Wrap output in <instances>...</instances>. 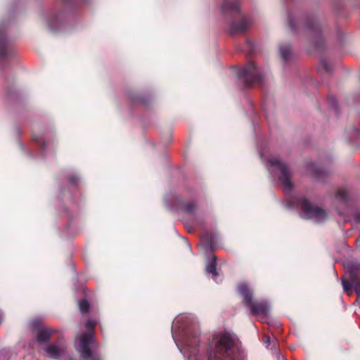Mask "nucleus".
Masks as SVG:
<instances>
[{"label":"nucleus","mask_w":360,"mask_h":360,"mask_svg":"<svg viewBox=\"0 0 360 360\" xmlns=\"http://www.w3.org/2000/svg\"><path fill=\"white\" fill-rule=\"evenodd\" d=\"M172 335L185 360H201L200 354L199 326L195 316L191 314L178 315L173 321ZM238 339L235 333L224 330L213 336L207 350V360H236Z\"/></svg>","instance_id":"f257e3e1"},{"label":"nucleus","mask_w":360,"mask_h":360,"mask_svg":"<svg viewBox=\"0 0 360 360\" xmlns=\"http://www.w3.org/2000/svg\"><path fill=\"white\" fill-rule=\"evenodd\" d=\"M288 20L289 27L293 33L302 32L304 36L311 37L316 49H321L324 46L322 27L315 15L288 12Z\"/></svg>","instance_id":"f03ea898"},{"label":"nucleus","mask_w":360,"mask_h":360,"mask_svg":"<svg viewBox=\"0 0 360 360\" xmlns=\"http://www.w3.org/2000/svg\"><path fill=\"white\" fill-rule=\"evenodd\" d=\"M221 12L229 25L231 35L245 33L252 24L251 18L241 15L239 0H224Z\"/></svg>","instance_id":"7ed1b4c3"},{"label":"nucleus","mask_w":360,"mask_h":360,"mask_svg":"<svg viewBox=\"0 0 360 360\" xmlns=\"http://www.w3.org/2000/svg\"><path fill=\"white\" fill-rule=\"evenodd\" d=\"M287 210L299 209L302 219L321 224L326 221L328 214L326 210L312 203L304 196H290L282 202Z\"/></svg>","instance_id":"20e7f679"},{"label":"nucleus","mask_w":360,"mask_h":360,"mask_svg":"<svg viewBox=\"0 0 360 360\" xmlns=\"http://www.w3.org/2000/svg\"><path fill=\"white\" fill-rule=\"evenodd\" d=\"M265 167L272 178L277 175L283 191L288 194L291 193L294 185L292 181V172L288 165L281 161L278 157L271 156L266 160Z\"/></svg>","instance_id":"39448f33"},{"label":"nucleus","mask_w":360,"mask_h":360,"mask_svg":"<svg viewBox=\"0 0 360 360\" xmlns=\"http://www.w3.org/2000/svg\"><path fill=\"white\" fill-rule=\"evenodd\" d=\"M65 11L53 14L47 18L48 29L54 33L65 32L68 29L69 20L73 17V6L86 4L89 0H62Z\"/></svg>","instance_id":"423d86ee"},{"label":"nucleus","mask_w":360,"mask_h":360,"mask_svg":"<svg viewBox=\"0 0 360 360\" xmlns=\"http://www.w3.org/2000/svg\"><path fill=\"white\" fill-rule=\"evenodd\" d=\"M268 69L259 67L254 62L248 63L245 66L238 70L236 76L238 82L245 88L250 87L253 84H262L267 75Z\"/></svg>","instance_id":"0eeeda50"},{"label":"nucleus","mask_w":360,"mask_h":360,"mask_svg":"<svg viewBox=\"0 0 360 360\" xmlns=\"http://www.w3.org/2000/svg\"><path fill=\"white\" fill-rule=\"evenodd\" d=\"M238 293L243 297V303L250 310L253 316H260L262 318H267L270 311V304L267 301H254L253 293L248 284L241 283L237 288Z\"/></svg>","instance_id":"6e6552de"},{"label":"nucleus","mask_w":360,"mask_h":360,"mask_svg":"<svg viewBox=\"0 0 360 360\" xmlns=\"http://www.w3.org/2000/svg\"><path fill=\"white\" fill-rule=\"evenodd\" d=\"M165 205L167 209L174 211L179 208L191 217L197 214L198 203L193 200L184 201L181 196L173 192L168 193L164 198Z\"/></svg>","instance_id":"1a4fd4ad"},{"label":"nucleus","mask_w":360,"mask_h":360,"mask_svg":"<svg viewBox=\"0 0 360 360\" xmlns=\"http://www.w3.org/2000/svg\"><path fill=\"white\" fill-rule=\"evenodd\" d=\"M32 141L40 146V156L46 159L54 153L55 141L46 131L39 134L32 132Z\"/></svg>","instance_id":"9d476101"},{"label":"nucleus","mask_w":360,"mask_h":360,"mask_svg":"<svg viewBox=\"0 0 360 360\" xmlns=\"http://www.w3.org/2000/svg\"><path fill=\"white\" fill-rule=\"evenodd\" d=\"M46 355L51 359L57 360H72L67 355V345L63 338H60L54 342H49L44 347Z\"/></svg>","instance_id":"9b49d317"},{"label":"nucleus","mask_w":360,"mask_h":360,"mask_svg":"<svg viewBox=\"0 0 360 360\" xmlns=\"http://www.w3.org/2000/svg\"><path fill=\"white\" fill-rule=\"evenodd\" d=\"M78 343H75V349L79 353L80 357L83 360H88L92 356V350L90 348L91 345H94L95 341L93 331L88 333L82 334Z\"/></svg>","instance_id":"f8f14e48"},{"label":"nucleus","mask_w":360,"mask_h":360,"mask_svg":"<svg viewBox=\"0 0 360 360\" xmlns=\"http://www.w3.org/2000/svg\"><path fill=\"white\" fill-rule=\"evenodd\" d=\"M56 331L53 328L42 326L38 321H34L32 323L34 340L40 345H47L50 342L51 337Z\"/></svg>","instance_id":"ddd939ff"},{"label":"nucleus","mask_w":360,"mask_h":360,"mask_svg":"<svg viewBox=\"0 0 360 360\" xmlns=\"http://www.w3.org/2000/svg\"><path fill=\"white\" fill-rule=\"evenodd\" d=\"M10 21L0 22V60H4L8 57V47L10 43L8 31Z\"/></svg>","instance_id":"4468645a"},{"label":"nucleus","mask_w":360,"mask_h":360,"mask_svg":"<svg viewBox=\"0 0 360 360\" xmlns=\"http://www.w3.org/2000/svg\"><path fill=\"white\" fill-rule=\"evenodd\" d=\"M307 172L313 176L316 180H321V179L325 176H327L329 171L326 169L319 167L315 162H309L306 165Z\"/></svg>","instance_id":"2eb2a0df"},{"label":"nucleus","mask_w":360,"mask_h":360,"mask_svg":"<svg viewBox=\"0 0 360 360\" xmlns=\"http://www.w3.org/2000/svg\"><path fill=\"white\" fill-rule=\"evenodd\" d=\"M219 236L217 233L205 234L201 239V245L206 251H212L218 242Z\"/></svg>","instance_id":"dca6fc26"},{"label":"nucleus","mask_w":360,"mask_h":360,"mask_svg":"<svg viewBox=\"0 0 360 360\" xmlns=\"http://www.w3.org/2000/svg\"><path fill=\"white\" fill-rule=\"evenodd\" d=\"M217 258L215 255H211L207 258V261L205 266V273L207 275H211V278L216 282L217 281L219 274L217 270Z\"/></svg>","instance_id":"f3484780"},{"label":"nucleus","mask_w":360,"mask_h":360,"mask_svg":"<svg viewBox=\"0 0 360 360\" xmlns=\"http://www.w3.org/2000/svg\"><path fill=\"white\" fill-rule=\"evenodd\" d=\"M343 266L351 279L355 278L360 273V262L356 259L347 260L344 262Z\"/></svg>","instance_id":"a211bd4d"},{"label":"nucleus","mask_w":360,"mask_h":360,"mask_svg":"<svg viewBox=\"0 0 360 360\" xmlns=\"http://www.w3.org/2000/svg\"><path fill=\"white\" fill-rule=\"evenodd\" d=\"M279 52L282 59L287 62L291 56V45L288 43L281 44L279 46Z\"/></svg>","instance_id":"6ab92c4d"},{"label":"nucleus","mask_w":360,"mask_h":360,"mask_svg":"<svg viewBox=\"0 0 360 360\" xmlns=\"http://www.w3.org/2000/svg\"><path fill=\"white\" fill-rule=\"evenodd\" d=\"M128 96L131 101L134 103H143L144 105L148 104L150 100V96H146L139 94L138 95L135 93H130L129 94Z\"/></svg>","instance_id":"aec40b11"},{"label":"nucleus","mask_w":360,"mask_h":360,"mask_svg":"<svg viewBox=\"0 0 360 360\" xmlns=\"http://www.w3.org/2000/svg\"><path fill=\"white\" fill-rule=\"evenodd\" d=\"M356 282H359L358 280L355 278L351 279L349 276V279L348 281L345 280L344 278H341V283L342 285V288L345 292H348L350 289L354 288V285L356 283Z\"/></svg>","instance_id":"412c9836"},{"label":"nucleus","mask_w":360,"mask_h":360,"mask_svg":"<svg viewBox=\"0 0 360 360\" xmlns=\"http://www.w3.org/2000/svg\"><path fill=\"white\" fill-rule=\"evenodd\" d=\"M336 198L344 203H347L349 201L350 196L346 190L340 189L337 193Z\"/></svg>","instance_id":"4be33fe9"},{"label":"nucleus","mask_w":360,"mask_h":360,"mask_svg":"<svg viewBox=\"0 0 360 360\" xmlns=\"http://www.w3.org/2000/svg\"><path fill=\"white\" fill-rule=\"evenodd\" d=\"M78 307H79L80 311L82 314L89 312V308H90L89 303L86 298H84L79 301Z\"/></svg>","instance_id":"5701e85b"},{"label":"nucleus","mask_w":360,"mask_h":360,"mask_svg":"<svg viewBox=\"0 0 360 360\" xmlns=\"http://www.w3.org/2000/svg\"><path fill=\"white\" fill-rule=\"evenodd\" d=\"M264 343L266 346V347L271 349V350H276L277 348V340L276 339L271 340L270 337L266 336L265 337V339L264 340Z\"/></svg>","instance_id":"b1692460"},{"label":"nucleus","mask_w":360,"mask_h":360,"mask_svg":"<svg viewBox=\"0 0 360 360\" xmlns=\"http://www.w3.org/2000/svg\"><path fill=\"white\" fill-rule=\"evenodd\" d=\"M320 68L324 70L329 75H331L333 72L332 66L326 59H322L321 60Z\"/></svg>","instance_id":"393cba45"},{"label":"nucleus","mask_w":360,"mask_h":360,"mask_svg":"<svg viewBox=\"0 0 360 360\" xmlns=\"http://www.w3.org/2000/svg\"><path fill=\"white\" fill-rule=\"evenodd\" d=\"M329 106L334 110L335 113L338 112V103L335 96H330L328 98Z\"/></svg>","instance_id":"a878e982"},{"label":"nucleus","mask_w":360,"mask_h":360,"mask_svg":"<svg viewBox=\"0 0 360 360\" xmlns=\"http://www.w3.org/2000/svg\"><path fill=\"white\" fill-rule=\"evenodd\" d=\"M255 49V44L249 39H247L244 46V51H246L248 54H252L254 53Z\"/></svg>","instance_id":"bb28decb"},{"label":"nucleus","mask_w":360,"mask_h":360,"mask_svg":"<svg viewBox=\"0 0 360 360\" xmlns=\"http://www.w3.org/2000/svg\"><path fill=\"white\" fill-rule=\"evenodd\" d=\"M69 184L72 186L77 185L80 181V176L77 174H72L68 176Z\"/></svg>","instance_id":"cd10ccee"},{"label":"nucleus","mask_w":360,"mask_h":360,"mask_svg":"<svg viewBox=\"0 0 360 360\" xmlns=\"http://www.w3.org/2000/svg\"><path fill=\"white\" fill-rule=\"evenodd\" d=\"M18 145H19V147L21 149V150L26 153L28 156H30V158L36 157V155L33 152L26 150L25 145L22 142H19Z\"/></svg>","instance_id":"c85d7f7f"},{"label":"nucleus","mask_w":360,"mask_h":360,"mask_svg":"<svg viewBox=\"0 0 360 360\" xmlns=\"http://www.w3.org/2000/svg\"><path fill=\"white\" fill-rule=\"evenodd\" d=\"M96 322L92 319H89L86 323V328L89 330V333L91 330L92 327L96 325Z\"/></svg>","instance_id":"c756f323"},{"label":"nucleus","mask_w":360,"mask_h":360,"mask_svg":"<svg viewBox=\"0 0 360 360\" xmlns=\"http://www.w3.org/2000/svg\"><path fill=\"white\" fill-rule=\"evenodd\" d=\"M354 288L357 295V300H360V282H356V283L354 285Z\"/></svg>","instance_id":"7c9ffc66"},{"label":"nucleus","mask_w":360,"mask_h":360,"mask_svg":"<svg viewBox=\"0 0 360 360\" xmlns=\"http://www.w3.org/2000/svg\"><path fill=\"white\" fill-rule=\"evenodd\" d=\"M354 219L356 222L360 224V212H356L354 214Z\"/></svg>","instance_id":"2f4dec72"},{"label":"nucleus","mask_w":360,"mask_h":360,"mask_svg":"<svg viewBox=\"0 0 360 360\" xmlns=\"http://www.w3.org/2000/svg\"><path fill=\"white\" fill-rule=\"evenodd\" d=\"M4 317H5L4 312L3 311V310L1 309H0V326L2 324V323L4 320Z\"/></svg>","instance_id":"473e14b6"},{"label":"nucleus","mask_w":360,"mask_h":360,"mask_svg":"<svg viewBox=\"0 0 360 360\" xmlns=\"http://www.w3.org/2000/svg\"><path fill=\"white\" fill-rule=\"evenodd\" d=\"M352 132L354 134V135H356L358 136H360V129H357V128H353L352 130Z\"/></svg>","instance_id":"72a5a7b5"},{"label":"nucleus","mask_w":360,"mask_h":360,"mask_svg":"<svg viewBox=\"0 0 360 360\" xmlns=\"http://www.w3.org/2000/svg\"><path fill=\"white\" fill-rule=\"evenodd\" d=\"M64 212H65V214H66L69 218H72V216L71 214H70L69 211H68V210H67V209H66V208H64Z\"/></svg>","instance_id":"f704fd0d"},{"label":"nucleus","mask_w":360,"mask_h":360,"mask_svg":"<svg viewBox=\"0 0 360 360\" xmlns=\"http://www.w3.org/2000/svg\"><path fill=\"white\" fill-rule=\"evenodd\" d=\"M186 245H187V247L188 248L191 250V245L186 241Z\"/></svg>","instance_id":"c9c22d12"},{"label":"nucleus","mask_w":360,"mask_h":360,"mask_svg":"<svg viewBox=\"0 0 360 360\" xmlns=\"http://www.w3.org/2000/svg\"><path fill=\"white\" fill-rule=\"evenodd\" d=\"M92 357V360H99V358L97 357V356H91Z\"/></svg>","instance_id":"e433bc0d"},{"label":"nucleus","mask_w":360,"mask_h":360,"mask_svg":"<svg viewBox=\"0 0 360 360\" xmlns=\"http://www.w3.org/2000/svg\"><path fill=\"white\" fill-rule=\"evenodd\" d=\"M351 142H352L353 144H355V143H356L354 141H351Z\"/></svg>","instance_id":"4c0bfd02"}]
</instances>
